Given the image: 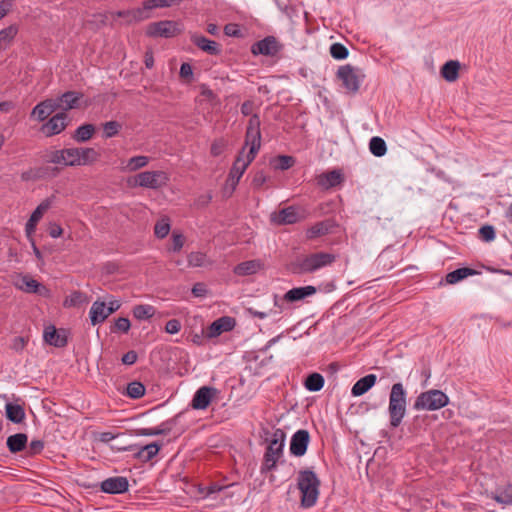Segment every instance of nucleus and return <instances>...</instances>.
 <instances>
[{
	"label": "nucleus",
	"mask_w": 512,
	"mask_h": 512,
	"mask_svg": "<svg viewBox=\"0 0 512 512\" xmlns=\"http://www.w3.org/2000/svg\"><path fill=\"white\" fill-rule=\"evenodd\" d=\"M169 180V175L165 171H143L129 178L128 185L130 187H141L157 190L165 187Z\"/></svg>",
	"instance_id": "obj_5"
},
{
	"label": "nucleus",
	"mask_w": 512,
	"mask_h": 512,
	"mask_svg": "<svg viewBox=\"0 0 512 512\" xmlns=\"http://www.w3.org/2000/svg\"><path fill=\"white\" fill-rule=\"evenodd\" d=\"M44 448V442L41 440H32L27 449L28 456L40 454Z\"/></svg>",
	"instance_id": "obj_54"
},
{
	"label": "nucleus",
	"mask_w": 512,
	"mask_h": 512,
	"mask_svg": "<svg viewBox=\"0 0 512 512\" xmlns=\"http://www.w3.org/2000/svg\"><path fill=\"white\" fill-rule=\"evenodd\" d=\"M187 261L190 267H203L210 264L207 255L199 251L188 254Z\"/></svg>",
	"instance_id": "obj_39"
},
{
	"label": "nucleus",
	"mask_w": 512,
	"mask_h": 512,
	"mask_svg": "<svg viewBox=\"0 0 512 512\" xmlns=\"http://www.w3.org/2000/svg\"><path fill=\"white\" fill-rule=\"evenodd\" d=\"M227 142L223 138L215 139L210 148V153L214 157L220 156L226 149Z\"/></svg>",
	"instance_id": "obj_50"
},
{
	"label": "nucleus",
	"mask_w": 512,
	"mask_h": 512,
	"mask_svg": "<svg viewBox=\"0 0 512 512\" xmlns=\"http://www.w3.org/2000/svg\"><path fill=\"white\" fill-rule=\"evenodd\" d=\"M171 428L167 426L166 423H162L159 427L156 428H141L137 430V435L140 436H156V435H166L170 432Z\"/></svg>",
	"instance_id": "obj_43"
},
{
	"label": "nucleus",
	"mask_w": 512,
	"mask_h": 512,
	"mask_svg": "<svg viewBox=\"0 0 512 512\" xmlns=\"http://www.w3.org/2000/svg\"><path fill=\"white\" fill-rule=\"evenodd\" d=\"M266 181H267L266 175L262 171H259V172L255 173V175L252 179V186L255 189H260L265 184Z\"/></svg>",
	"instance_id": "obj_57"
},
{
	"label": "nucleus",
	"mask_w": 512,
	"mask_h": 512,
	"mask_svg": "<svg viewBox=\"0 0 512 512\" xmlns=\"http://www.w3.org/2000/svg\"><path fill=\"white\" fill-rule=\"evenodd\" d=\"M121 124L117 121H108L103 125L104 136L111 138L119 133Z\"/></svg>",
	"instance_id": "obj_48"
},
{
	"label": "nucleus",
	"mask_w": 512,
	"mask_h": 512,
	"mask_svg": "<svg viewBox=\"0 0 512 512\" xmlns=\"http://www.w3.org/2000/svg\"><path fill=\"white\" fill-rule=\"evenodd\" d=\"M150 158L144 155L133 156L127 161L122 162L121 170L123 172H135L139 169L146 167L149 164Z\"/></svg>",
	"instance_id": "obj_29"
},
{
	"label": "nucleus",
	"mask_w": 512,
	"mask_h": 512,
	"mask_svg": "<svg viewBox=\"0 0 512 512\" xmlns=\"http://www.w3.org/2000/svg\"><path fill=\"white\" fill-rule=\"evenodd\" d=\"M137 353L133 350L128 351L122 356V363L125 365H132L137 361Z\"/></svg>",
	"instance_id": "obj_62"
},
{
	"label": "nucleus",
	"mask_w": 512,
	"mask_h": 512,
	"mask_svg": "<svg viewBox=\"0 0 512 512\" xmlns=\"http://www.w3.org/2000/svg\"><path fill=\"white\" fill-rule=\"evenodd\" d=\"M369 149L373 155L381 157L385 155L387 151V146L382 138L376 136L371 138L369 143Z\"/></svg>",
	"instance_id": "obj_41"
},
{
	"label": "nucleus",
	"mask_w": 512,
	"mask_h": 512,
	"mask_svg": "<svg viewBox=\"0 0 512 512\" xmlns=\"http://www.w3.org/2000/svg\"><path fill=\"white\" fill-rule=\"evenodd\" d=\"M335 226H336V223L332 219H326V220L317 222L306 230V238L308 240H313L318 237L327 235L330 232H332V230Z\"/></svg>",
	"instance_id": "obj_19"
},
{
	"label": "nucleus",
	"mask_w": 512,
	"mask_h": 512,
	"mask_svg": "<svg viewBox=\"0 0 512 512\" xmlns=\"http://www.w3.org/2000/svg\"><path fill=\"white\" fill-rule=\"evenodd\" d=\"M390 425L398 427L406 414V393L401 383L392 385L389 396Z\"/></svg>",
	"instance_id": "obj_3"
},
{
	"label": "nucleus",
	"mask_w": 512,
	"mask_h": 512,
	"mask_svg": "<svg viewBox=\"0 0 512 512\" xmlns=\"http://www.w3.org/2000/svg\"><path fill=\"white\" fill-rule=\"evenodd\" d=\"M280 50V45L275 37L268 36L263 40H260L254 43L251 47V52L254 55H265V56H274Z\"/></svg>",
	"instance_id": "obj_15"
},
{
	"label": "nucleus",
	"mask_w": 512,
	"mask_h": 512,
	"mask_svg": "<svg viewBox=\"0 0 512 512\" xmlns=\"http://www.w3.org/2000/svg\"><path fill=\"white\" fill-rule=\"evenodd\" d=\"M28 437L24 433H17L7 438V447L11 453H18L27 447Z\"/></svg>",
	"instance_id": "obj_32"
},
{
	"label": "nucleus",
	"mask_w": 512,
	"mask_h": 512,
	"mask_svg": "<svg viewBox=\"0 0 512 512\" xmlns=\"http://www.w3.org/2000/svg\"><path fill=\"white\" fill-rule=\"evenodd\" d=\"M67 114L62 112L54 115L47 123L41 127V131L46 136H53L61 133L67 127Z\"/></svg>",
	"instance_id": "obj_16"
},
{
	"label": "nucleus",
	"mask_w": 512,
	"mask_h": 512,
	"mask_svg": "<svg viewBox=\"0 0 512 512\" xmlns=\"http://www.w3.org/2000/svg\"><path fill=\"white\" fill-rule=\"evenodd\" d=\"M14 286L25 293H34L46 297L50 295L47 287L28 274H19L14 281Z\"/></svg>",
	"instance_id": "obj_9"
},
{
	"label": "nucleus",
	"mask_w": 512,
	"mask_h": 512,
	"mask_svg": "<svg viewBox=\"0 0 512 512\" xmlns=\"http://www.w3.org/2000/svg\"><path fill=\"white\" fill-rule=\"evenodd\" d=\"M130 321L128 318L120 317L115 322V327L118 331L127 333L130 329Z\"/></svg>",
	"instance_id": "obj_59"
},
{
	"label": "nucleus",
	"mask_w": 512,
	"mask_h": 512,
	"mask_svg": "<svg viewBox=\"0 0 512 512\" xmlns=\"http://www.w3.org/2000/svg\"><path fill=\"white\" fill-rule=\"evenodd\" d=\"M178 32L177 24L168 20L150 23L146 29V34L150 37L170 38Z\"/></svg>",
	"instance_id": "obj_11"
},
{
	"label": "nucleus",
	"mask_w": 512,
	"mask_h": 512,
	"mask_svg": "<svg viewBox=\"0 0 512 512\" xmlns=\"http://www.w3.org/2000/svg\"><path fill=\"white\" fill-rule=\"evenodd\" d=\"M337 77L342 81L343 86L348 91H358L360 87V78L357 69L351 65L341 66L337 71Z\"/></svg>",
	"instance_id": "obj_12"
},
{
	"label": "nucleus",
	"mask_w": 512,
	"mask_h": 512,
	"mask_svg": "<svg viewBox=\"0 0 512 512\" xmlns=\"http://www.w3.org/2000/svg\"><path fill=\"white\" fill-rule=\"evenodd\" d=\"M48 233L52 238H58L63 234V229L57 223H50L48 226Z\"/></svg>",
	"instance_id": "obj_61"
},
{
	"label": "nucleus",
	"mask_w": 512,
	"mask_h": 512,
	"mask_svg": "<svg viewBox=\"0 0 512 512\" xmlns=\"http://www.w3.org/2000/svg\"><path fill=\"white\" fill-rule=\"evenodd\" d=\"M217 389L210 386L200 387L194 394L191 407L196 410L206 409L212 400L217 396Z\"/></svg>",
	"instance_id": "obj_13"
},
{
	"label": "nucleus",
	"mask_w": 512,
	"mask_h": 512,
	"mask_svg": "<svg viewBox=\"0 0 512 512\" xmlns=\"http://www.w3.org/2000/svg\"><path fill=\"white\" fill-rule=\"evenodd\" d=\"M56 110L57 106L55 105L54 99H46L33 108L31 116L42 122Z\"/></svg>",
	"instance_id": "obj_22"
},
{
	"label": "nucleus",
	"mask_w": 512,
	"mask_h": 512,
	"mask_svg": "<svg viewBox=\"0 0 512 512\" xmlns=\"http://www.w3.org/2000/svg\"><path fill=\"white\" fill-rule=\"evenodd\" d=\"M276 161H277L276 168H278L280 170H287L290 167H292L295 163L294 158L292 156H287V155L278 156Z\"/></svg>",
	"instance_id": "obj_53"
},
{
	"label": "nucleus",
	"mask_w": 512,
	"mask_h": 512,
	"mask_svg": "<svg viewBox=\"0 0 512 512\" xmlns=\"http://www.w3.org/2000/svg\"><path fill=\"white\" fill-rule=\"evenodd\" d=\"M45 341L55 347H64L67 344L65 330H57L54 326H48L44 330Z\"/></svg>",
	"instance_id": "obj_21"
},
{
	"label": "nucleus",
	"mask_w": 512,
	"mask_h": 512,
	"mask_svg": "<svg viewBox=\"0 0 512 512\" xmlns=\"http://www.w3.org/2000/svg\"><path fill=\"white\" fill-rule=\"evenodd\" d=\"M127 395L133 399L141 398L145 394V387L141 382H131L127 385Z\"/></svg>",
	"instance_id": "obj_45"
},
{
	"label": "nucleus",
	"mask_w": 512,
	"mask_h": 512,
	"mask_svg": "<svg viewBox=\"0 0 512 512\" xmlns=\"http://www.w3.org/2000/svg\"><path fill=\"white\" fill-rule=\"evenodd\" d=\"M79 164L78 166L91 165L97 162L100 158V153L91 147L77 148Z\"/></svg>",
	"instance_id": "obj_31"
},
{
	"label": "nucleus",
	"mask_w": 512,
	"mask_h": 512,
	"mask_svg": "<svg viewBox=\"0 0 512 512\" xmlns=\"http://www.w3.org/2000/svg\"><path fill=\"white\" fill-rule=\"evenodd\" d=\"M260 125L261 122L259 116L257 114H253L248 121L245 134V145L233 163L228 175L227 181L230 182L233 189H235L242 175L250 163L255 159L261 147Z\"/></svg>",
	"instance_id": "obj_1"
},
{
	"label": "nucleus",
	"mask_w": 512,
	"mask_h": 512,
	"mask_svg": "<svg viewBox=\"0 0 512 512\" xmlns=\"http://www.w3.org/2000/svg\"><path fill=\"white\" fill-rule=\"evenodd\" d=\"M51 207V200L45 199L40 203L37 208L32 212L30 218L25 225V233L28 240H32V237L36 231L38 222L43 217L44 213Z\"/></svg>",
	"instance_id": "obj_14"
},
{
	"label": "nucleus",
	"mask_w": 512,
	"mask_h": 512,
	"mask_svg": "<svg viewBox=\"0 0 512 512\" xmlns=\"http://www.w3.org/2000/svg\"><path fill=\"white\" fill-rule=\"evenodd\" d=\"M321 481L311 469H303L297 475V488L300 491V503L303 508L313 507L320 495Z\"/></svg>",
	"instance_id": "obj_2"
},
{
	"label": "nucleus",
	"mask_w": 512,
	"mask_h": 512,
	"mask_svg": "<svg viewBox=\"0 0 512 512\" xmlns=\"http://www.w3.org/2000/svg\"><path fill=\"white\" fill-rule=\"evenodd\" d=\"M170 228L169 218L162 217L154 226V234L157 238L163 239L169 234Z\"/></svg>",
	"instance_id": "obj_42"
},
{
	"label": "nucleus",
	"mask_w": 512,
	"mask_h": 512,
	"mask_svg": "<svg viewBox=\"0 0 512 512\" xmlns=\"http://www.w3.org/2000/svg\"><path fill=\"white\" fill-rule=\"evenodd\" d=\"M27 340L22 336H17L12 340L11 349L16 352H21L26 347Z\"/></svg>",
	"instance_id": "obj_56"
},
{
	"label": "nucleus",
	"mask_w": 512,
	"mask_h": 512,
	"mask_svg": "<svg viewBox=\"0 0 512 512\" xmlns=\"http://www.w3.org/2000/svg\"><path fill=\"white\" fill-rule=\"evenodd\" d=\"M285 441V433L282 429H276L266 448L261 472L272 471L276 468L278 460L282 457Z\"/></svg>",
	"instance_id": "obj_4"
},
{
	"label": "nucleus",
	"mask_w": 512,
	"mask_h": 512,
	"mask_svg": "<svg viewBox=\"0 0 512 512\" xmlns=\"http://www.w3.org/2000/svg\"><path fill=\"white\" fill-rule=\"evenodd\" d=\"M87 302H88V297L86 296V294L81 291L76 290V291L71 292L64 299L63 306L65 308L79 307Z\"/></svg>",
	"instance_id": "obj_34"
},
{
	"label": "nucleus",
	"mask_w": 512,
	"mask_h": 512,
	"mask_svg": "<svg viewBox=\"0 0 512 512\" xmlns=\"http://www.w3.org/2000/svg\"><path fill=\"white\" fill-rule=\"evenodd\" d=\"M479 236L485 242H491L495 239L496 233L492 225H484L479 229Z\"/></svg>",
	"instance_id": "obj_51"
},
{
	"label": "nucleus",
	"mask_w": 512,
	"mask_h": 512,
	"mask_svg": "<svg viewBox=\"0 0 512 512\" xmlns=\"http://www.w3.org/2000/svg\"><path fill=\"white\" fill-rule=\"evenodd\" d=\"M161 446L156 443H150L145 446H143L136 454L135 456L140 459L143 462L150 461L153 459L159 452Z\"/></svg>",
	"instance_id": "obj_33"
},
{
	"label": "nucleus",
	"mask_w": 512,
	"mask_h": 512,
	"mask_svg": "<svg viewBox=\"0 0 512 512\" xmlns=\"http://www.w3.org/2000/svg\"><path fill=\"white\" fill-rule=\"evenodd\" d=\"M18 33L16 25H10L0 30V49H5Z\"/></svg>",
	"instance_id": "obj_36"
},
{
	"label": "nucleus",
	"mask_w": 512,
	"mask_h": 512,
	"mask_svg": "<svg viewBox=\"0 0 512 512\" xmlns=\"http://www.w3.org/2000/svg\"><path fill=\"white\" fill-rule=\"evenodd\" d=\"M309 433L307 430H298L291 439L290 452L295 456H302L307 450Z\"/></svg>",
	"instance_id": "obj_18"
},
{
	"label": "nucleus",
	"mask_w": 512,
	"mask_h": 512,
	"mask_svg": "<svg viewBox=\"0 0 512 512\" xmlns=\"http://www.w3.org/2000/svg\"><path fill=\"white\" fill-rule=\"evenodd\" d=\"M477 272L474 269L471 268H460L457 270H454L450 272V284L457 283L463 279H465L468 276H472L476 274Z\"/></svg>",
	"instance_id": "obj_44"
},
{
	"label": "nucleus",
	"mask_w": 512,
	"mask_h": 512,
	"mask_svg": "<svg viewBox=\"0 0 512 512\" xmlns=\"http://www.w3.org/2000/svg\"><path fill=\"white\" fill-rule=\"evenodd\" d=\"M155 314V309L151 305H136L133 308V316L138 320H145L153 317Z\"/></svg>",
	"instance_id": "obj_40"
},
{
	"label": "nucleus",
	"mask_w": 512,
	"mask_h": 512,
	"mask_svg": "<svg viewBox=\"0 0 512 512\" xmlns=\"http://www.w3.org/2000/svg\"><path fill=\"white\" fill-rule=\"evenodd\" d=\"M94 132L95 127L92 124H84L76 129L73 138L77 142H86L91 139Z\"/></svg>",
	"instance_id": "obj_37"
},
{
	"label": "nucleus",
	"mask_w": 512,
	"mask_h": 512,
	"mask_svg": "<svg viewBox=\"0 0 512 512\" xmlns=\"http://www.w3.org/2000/svg\"><path fill=\"white\" fill-rule=\"evenodd\" d=\"M82 95L78 92L68 91L62 94L59 98L54 99L57 109L70 110L77 107L78 102Z\"/></svg>",
	"instance_id": "obj_24"
},
{
	"label": "nucleus",
	"mask_w": 512,
	"mask_h": 512,
	"mask_svg": "<svg viewBox=\"0 0 512 512\" xmlns=\"http://www.w3.org/2000/svg\"><path fill=\"white\" fill-rule=\"evenodd\" d=\"M235 326V320L231 317L224 316L215 320L208 328L207 335L210 338L217 337L223 332L232 330Z\"/></svg>",
	"instance_id": "obj_20"
},
{
	"label": "nucleus",
	"mask_w": 512,
	"mask_h": 512,
	"mask_svg": "<svg viewBox=\"0 0 512 512\" xmlns=\"http://www.w3.org/2000/svg\"><path fill=\"white\" fill-rule=\"evenodd\" d=\"M316 293L314 286L297 287L287 291L283 297L286 302L300 301Z\"/></svg>",
	"instance_id": "obj_27"
},
{
	"label": "nucleus",
	"mask_w": 512,
	"mask_h": 512,
	"mask_svg": "<svg viewBox=\"0 0 512 512\" xmlns=\"http://www.w3.org/2000/svg\"><path fill=\"white\" fill-rule=\"evenodd\" d=\"M192 294L195 297H205L208 294L207 287L204 283L198 282L192 287Z\"/></svg>",
	"instance_id": "obj_58"
},
{
	"label": "nucleus",
	"mask_w": 512,
	"mask_h": 512,
	"mask_svg": "<svg viewBox=\"0 0 512 512\" xmlns=\"http://www.w3.org/2000/svg\"><path fill=\"white\" fill-rule=\"evenodd\" d=\"M6 416L14 423H21L25 418V412L20 405L8 403L6 405Z\"/></svg>",
	"instance_id": "obj_35"
},
{
	"label": "nucleus",
	"mask_w": 512,
	"mask_h": 512,
	"mask_svg": "<svg viewBox=\"0 0 512 512\" xmlns=\"http://www.w3.org/2000/svg\"><path fill=\"white\" fill-rule=\"evenodd\" d=\"M264 268V264L261 260H248L239 263L234 267L233 272L239 276L252 275Z\"/></svg>",
	"instance_id": "obj_25"
},
{
	"label": "nucleus",
	"mask_w": 512,
	"mask_h": 512,
	"mask_svg": "<svg viewBox=\"0 0 512 512\" xmlns=\"http://www.w3.org/2000/svg\"><path fill=\"white\" fill-rule=\"evenodd\" d=\"M494 499L501 504H512V484L508 485L502 491L496 494Z\"/></svg>",
	"instance_id": "obj_46"
},
{
	"label": "nucleus",
	"mask_w": 512,
	"mask_h": 512,
	"mask_svg": "<svg viewBox=\"0 0 512 512\" xmlns=\"http://www.w3.org/2000/svg\"><path fill=\"white\" fill-rule=\"evenodd\" d=\"M305 218L298 207L288 206L270 214V221L275 225H289L302 221Z\"/></svg>",
	"instance_id": "obj_8"
},
{
	"label": "nucleus",
	"mask_w": 512,
	"mask_h": 512,
	"mask_svg": "<svg viewBox=\"0 0 512 512\" xmlns=\"http://www.w3.org/2000/svg\"><path fill=\"white\" fill-rule=\"evenodd\" d=\"M323 386H324V378L319 373H312L305 380V387L309 391H313V392L319 391L323 388Z\"/></svg>",
	"instance_id": "obj_38"
},
{
	"label": "nucleus",
	"mask_w": 512,
	"mask_h": 512,
	"mask_svg": "<svg viewBox=\"0 0 512 512\" xmlns=\"http://www.w3.org/2000/svg\"><path fill=\"white\" fill-rule=\"evenodd\" d=\"M192 75V66L189 63H182L180 67V77L183 79H190Z\"/></svg>",
	"instance_id": "obj_63"
},
{
	"label": "nucleus",
	"mask_w": 512,
	"mask_h": 512,
	"mask_svg": "<svg viewBox=\"0 0 512 512\" xmlns=\"http://www.w3.org/2000/svg\"><path fill=\"white\" fill-rule=\"evenodd\" d=\"M254 110V102L251 101V100H247L245 101L242 105H241V113L244 115V116H248V115H251L252 112Z\"/></svg>",
	"instance_id": "obj_64"
},
{
	"label": "nucleus",
	"mask_w": 512,
	"mask_h": 512,
	"mask_svg": "<svg viewBox=\"0 0 512 512\" xmlns=\"http://www.w3.org/2000/svg\"><path fill=\"white\" fill-rule=\"evenodd\" d=\"M448 403V397L439 390L421 393L414 404L416 410H436Z\"/></svg>",
	"instance_id": "obj_7"
},
{
	"label": "nucleus",
	"mask_w": 512,
	"mask_h": 512,
	"mask_svg": "<svg viewBox=\"0 0 512 512\" xmlns=\"http://www.w3.org/2000/svg\"><path fill=\"white\" fill-rule=\"evenodd\" d=\"M171 240L172 244L169 250L178 252L183 248L185 243V237L181 233L173 232Z\"/></svg>",
	"instance_id": "obj_52"
},
{
	"label": "nucleus",
	"mask_w": 512,
	"mask_h": 512,
	"mask_svg": "<svg viewBox=\"0 0 512 512\" xmlns=\"http://www.w3.org/2000/svg\"><path fill=\"white\" fill-rule=\"evenodd\" d=\"M336 260V255L326 252H317L305 256L298 262V272L313 273L323 267L330 266Z\"/></svg>",
	"instance_id": "obj_6"
},
{
	"label": "nucleus",
	"mask_w": 512,
	"mask_h": 512,
	"mask_svg": "<svg viewBox=\"0 0 512 512\" xmlns=\"http://www.w3.org/2000/svg\"><path fill=\"white\" fill-rule=\"evenodd\" d=\"M461 65L456 60H450V82L456 81L459 77Z\"/></svg>",
	"instance_id": "obj_60"
},
{
	"label": "nucleus",
	"mask_w": 512,
	"mask_h": 512,
	"mask_svg": "<svg viewBox=\"0 0 512 512\" xmlns=\"http://www.w3.org/2000/svg\"><path fill=\"white\" fill-rule=\"evenodd\" d=\"M342 181L343 175L337 170L323 173L317 177V184L326 190L341 184Z\"/></svg>",
	"instance_id": "obj_26"
},
{
	"label": "nucleus",
	"mask_w": 512,
	"mask_h": 512,
	"mask_svg": "<svg viewBox=\"0 0 512 512\" xmlns=\"http://www.w3.org/2000/svg\"><path fill=\"white\" fill-rule=\"evenodd\" d=\"M191 41L194 45H196L202 51L210 54V55H218L220 53V46L217 42L213 40H209L205 36L193 34L191 36Z\"/></svg>",
	"instance_id": "obj_23"
},
{
	"label": "nucleus",
	"mask_w": 512,
	"mask_h": 512,
	"mask_svg": "<svg viewBox=\"0 0 512 512\" xmlns=\"http://www.w3.org/2000/svg\"><path fill=\"white\" fill-rule=\"evenodd\" d=\"M129 483L125 477H111L101 483V490L109 494H121L128 490Z\"/></svg>",
	"instance_id": "obj_17"
},
{
	"label": "nucleus",
	"mask_w": 512,
	"mask_h": 512,
	"mask_svg": "<svg viewBox=\"0 0 512 512\" xmlns=\"http://www.w3.org/2000/svg\"><path fill=\"white\" fill-rule=\"evenodd\" d=\"M181 329V323L177 319L169 320L165 325V331L169 334H176Z\"/></svg>",
	"instance_id": "obj_55"
},
{
	"label": "nucleus",
	"mask_w": 512,
	"mask_h": 512,
	"mask_svg": "<svg viewBox=\"0 0 512 512\" xmlns=\"http://www.w3.org/2000/svg\"><path fill=\"white\" fill-rule=\"evenodd\" d=\"M376 382V376L374 374H368L359 379L352 387L351 393L353 396H361L365 394L370 388L374 386Z\"/></svg>",
	"instance_id": "obj_30"
},
{
	"label": "nucleus",
	"mask_w": 512,
	"mask_h": 512,
	"mask_svg": "<svg viewBox=\"0 0 512 512\" xmlns=\"http://www.w3.org/2000/svg\"><path fill=\"white\" fill-rule=\"evenodd\" d=\"M330 54L334 59L342 60L348 56V50L341 43H334L330 47Z\"/></svg>",
	"instance_id": "obj_47"
},
{
	"label": "nucleus",
	"mask_w": 512,
	"mask_h": 512,
	"mask_svg": "<svg viewBox=\"0 0 512 512\" xmlns=\"http://www.w3.org/2000/svg\"><path fill=\"white\" fill-rule=\"evenodd\" d=\"M181 0H148L145 2V9H153L158 7H170L173 4L180 3Z\"/></svg>",
	"instance_id": "obj_49"
},
{
	"label": "nucleus",
	"mask_w": 512,
	"mask_h": 512,
	"mask_svg": "<svg viewBox=\"0 0 512 512\" xmlns=\"http://www.w3.org/2000/svg\"><path fill=\"white\" fill-rule=\"evenodd\" d=\"M47 162L53 164H61L64 166H78L79 158L77 148H66L61 150H53L47 154Z\"/></svg>",
	"instance_id": "obj_10"
},
{
	"label": "nucleus",
	"mask_w": 512,
	"mask_h": 512,
	"mask_svg": "<svg viewBox=\"0 0 512 512\" xmlns=\"http://www.w3.org/2000/svg\"><path fill=\"white\" fill-rule=\"evenodd\" d=\"M111 315V310L106 309L104 302L96 301L90 309V319L93 325L103 322Z\"/></svg>",
	"instance_id": "obj_28"
}]
</instances>
